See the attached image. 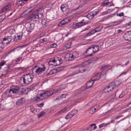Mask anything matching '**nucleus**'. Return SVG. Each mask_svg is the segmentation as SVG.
<instances>
[{
  "label": "nucleus",
  "mask_w": 131,
  "mask_h": 131,
  "mask_svg": "<svg viewBox=\"0 0 131 131\" xmlns=\"http://www.w3.org/2000/svg\"><path fill=\"white\" fill-rule=\"evenodd\" d=\"M43 12L44 9L42 8H39L30 15L29 17L34 21H37L42 16Z\"/></svg>",
  "instance_id": "nucleus-1"
},
{
  "label": "nucleus",
  "mask_w": 131,
  "mask_h": 131,
  "mask_svg": "<svg viewBox=\"0 0 131 131\" xmlns=\"http://www.w3.org/2000/svg\"><path fill=\"white\" fill-rule=\"evenodd\" d=\"M33 77L32 74H28L23 76L21 77V79L23 80L24 83L28 85L32 82Z\"/></svg>",
  "instance_id": "nucleus-2"
},
{
  "label": "nucleus",
  "mask_w": 131,
  "mask_h": 131,
  "mask_svg": "<svg viewBox=\"0 0 131 131\" xmlns=\"http://www.w3.org/2000/svg\"><path fill=\"white\" fill-rule=\"evenodd\" d=\"M62 89L59 88L56 89L52 90H48L42 93L45 98H46L52 94H56L62 90Z\"/></svg>",
  "instance_id": "nucleus-3"
},
{
  "label": "nucleus",
  "mask_w": 131,
  "mask_h": 131,
  "mask_svg": "<svg viewBox=\"0 0 131 131\" xmlns=\"http://www.w3.org/2000/svg\"><path fill=\"white\" fill-rule=\"evenodd\" d=\"M94 81L93 79H92L91 80H90L88 82L86 83V88L84 87L81 88V89L82 91L81 92V93L83 94L86 92L88 91V89L90 88L93 85Z\"/></svg>",
  "instance_id": "nucleus-4"
},
{
  "label": "nucleus",
  "mask_w": 131,
  "mask_h": 131,
  "mask_svg": "<svg viewBox=\"0 0 131 131\" xmlns=\"http://www.w3.org/2000/svg\"><path fill=\"white\" fill-rule=\"evenodd\" d=\"M46 69L45 66L43 65L42 67H37L35 66L33 69V71H34L36 74L40 75Z\"/></svg>",
  "instance_id": "nucleus-5"
},
{
  "label": "nucleus",
  "mask_w": 131,
  "mask_h": 131,
  "mask_svg": "<svg viewBox=\"0 0 131 131\" xmlns=\"http://www.w3.org/2000/svg\"><path fill=\"white\" fill-rule=\"evenodd\" d=\"M67 58L69 60H71L78 57V53L77 52H71L68 53L67 55Z\"/></svg>",
  "instance_id": "nucleus-6"
},
{
  "label": "nucleus",
  "mask_w": 131,
  "mask_h": 131,
  "mask_svg": "<svg viewBox=\"0 0 131 131\" xmlns=\"http://www.w3.org/2000/svg\"><path fill=\"white\" fill-rule=\"evenodd\" d=\"M25 26L27 31L28 32H31L34 29V25L33 23H30L29 22L26 23Z\"/></svg>",
  "instance_id": "nucleus-7"
},
{
  "label": "nucleus",
  "mask_w": 131,
  "mask_h": 131,
  "mask_svg": "<svg viewBox=\"0 0 131 131\" xmlns=\"http://www.w3.org/2000/svg\"><path fill=\"white\" fill-rule=\"evenodd\" d=\"M84 20L83 19L82 20L81 22L75 24L74 25V27H75V28H78L87 24L88 23V22H84Z\"/></svg>",
  "instance_id": "nucleus-8"
},
{
  "label": "nucleus",
  "mask_w": 131,
  "mask_h": 131,
  "mask_svg": "<svg viewBox=\"0 0 131 131\" xmlns=\"http://www.w3.org/2000/svg\"><path fill=\"white\" fill-rule=\"evenodd\" d=\"M77 112L76 110H73L70 112L65 117V118L68 119L72 117L73 116L75 115Z\"/></svg>",
  "instance_id": "nucleus-9"
},
{
  "label": "nucleus",
  "mask_w": 131,
  "mask_h": 131,
  "mask_svg": "<svg viewBox=\"0 0 131 131\" xmlns=\"http://www.w3.org/2000/svg\"><path fill=\"white\" fill-rule=\"evenodd\" d=\"M123 37L125 40H131V31L125 34L123 36Z\"/></svg>",
  "instance_id": "nucleus-10"
},
{
  "label": "nucleus",
  "mask_w": 131,
  "mask_h": 131,
  "mask_svg": "<svg viewBox=\"0 0 131 131\" xmlns=\"http://www.w3.org/2000/svg\"><path fill=\"white\" fill-rule=\"evenodd\" d=\"M98 12L96 11H93L92 12H90L86 16H84L85 17H86L89 19H92L94 17V16Z\"/></svg>",
  "instance_id": "nucleus-11"
},
{
  "label": "nucleus",
  "mask_w": 131,
  "mask_h": 131,
  "mask_svg": "<svg viewBox=\"0 0 131 131\" xmlns=\"http://www.w3.org/2000/svg\"><path fill=\"white\" fill-rule=\"evenodd\" d=\"M11 36H9L4 38L3 39V43L6 45L13 40Z\"/></svg>",
  "instance_id": "nucleus-12"
},
{
  "label": "nucleus",
  "mask_w": 131,
  "mask_h": 131,
  "mask_svg": "<svg viewBox=\"0 0 131 131\" xmlns=\"http://www.w3.org/2000/svg\"><path fill=\"white\" fill-rule=\"evenodd\" d=\"M19 87L17 85L12 86L10 89L12 93H15L19 89Z\"/></svg>",
  "instance_id": "nucleus-13"
},
{
  "label": "nucleus",
  "mask_w": 131,
  "mask_h": 131,
  "mask_svg": "<svg viewBox=\"0 0 131 131\" xmlns=\"http://www.w3.org/2000/svg\"><path fill=\"white\" fill-rule=\"evenodd\" d=\"M34 98L35 100L37 101H41L45 99L42 93L40 94H38Z\"/></svg>",
  "instance_id": "nucleus-14"
},
{
  "label": "nucleus",
  "mask_w": 131,
  "mask_h": 131,
  "mask_svg": "<svg viewBox=\"0 0 131 131\" xmlns=\"http://www.w3.org/2000/svg\"><path fill=\"white\" fill-rule=\"evenodd\" d=\"M111 3L108 2V0H106L104 1L103 3L101 4V6H106L107 7H110L112 6H114V4L112 3L109 5Z\"/></svg>",
  "instance_id": "nucleus-15"
},
{
  "label": "nucleus",
  "mask_w": 131,
  "mask_h": 131,
  "mask_svg": "<svg viewBox=\"0 0 131 131\" xmlns=\"http://www.w3.org/2000/svg\"><path fill=\"white\" fill-rule=\"evenodd\" d=\"M28 92V90L26 88H22L19 91V94L22 95L27 94Z\"/></svg>",
  "instance_id": "nucleus-16"
},
{
  "label": "nucleus",
  "mask_w": 131,
  "mask_h": 131,
  "mask_svg": "<svg viewBox=\"0 0 131 131\" xmlns=\"http://www.w3.org/2000/svg\"><path fill=\"white\" fill-rule=\"evenodd\" d=\"M12 92L10 91V89L9 90L6 91V92L3 93V95L4 96L6 97H10L12 96Z\"/></svg>",
  "instance_id": "nucleus-17"
},
{
  "label": "nucleus",
  "mask_w": 131,
  "mask_h": 131,
  "mask_svg": "<svg viewBox=\"0 0 131 131\" xmlns=\"http://www.w3.org/2000/svg\"><path fill=\"white\" fill-rule=\"evenodd\" d=\"M12 6V3H9L2 8L1 12H4L6 11L7 9L10 7Z\"/></svg>",
  "instance_id": "nucleus-18"
},
{
  "label": "nucleus",
  "mask_w": 131,
  "mask_h": 131,
  "mask_svg": "<svg viewBox=\"0 0 131 131\" xmlns=\"http://www.w3.org/2000/svg\"><path fill=\"white\" fill-rule=\"evenodd\" d=\"M86 52L88 53L89 56H92L94 53L92 47L89 48L86 51Z\"/></svg>",
  "instance_id": "nucleus-19"
},
{
  "label": "nucleus",
  "mask_w": 131,
  "mask_h": 131,
  "mask_svg": "<svg viewBox=\"0 0 131 131\" xmlns=\"http://www.w3.org/2000/svg\"><path fill=\"white\" fill-rule=\"evenodd\" d=\"M101 75V73H98L94 76V78H93L92 79L94 81L97 80L100 78Z\"/></svg>",
  "instance_id": "nucleus-20"
},
{
  "label": "nucleus",
  "mask_w": 131,
  "mask_h": 131,
  "mask_svg": "<svg viewBox=\"0 0 131 131\" xmlns=\"http://www.w3.org/2000/svg\"><path fill=\"white\" fill-rule=\"evenodd\" d=\"M92 48L93 50L94 53H95L99 49V47L98 46L95 45L92 47Z\"/></svg>",
  "instance_id": "nucleus-21"
},
{
  "label": "nucleus",
  "mask_w": 131,
  "mask_h": 131,
  "mask_svg": "<svg viewBox=\"0 0 131 131\" xmlns=\"http://www.w3.org/2000/svg\"><path fill=\"white\" fill-rule=\"evenodd\" d=\"M60 8L61 10L63 12H64L66 11L68 9L65 6V4H63L61 6Z\"/></svg>",
  "instance_id": "nucleus-22"
},
{
  "label": "nucleus",
  "mask_w": 131,
  "mask_h": 131,
  "mask_svg": "<svg viewBox=\"0 0 131 131\" xmlns=\"http://www.w3.org/2000/svg\"><path fill=\"white\" fill-rule=\"evenodd\" d=\"M114 84L115 82H112L110 83L108 85V86L110 87V88L112 89V90L115 87Z\"/></svg>",
  "instance_id": "nucleus-23"
},
{
  "label": "nucleus",
  "mask_w": 131,
  "mask_h": 131,
  "mask_svg": "<svg viewBox=\"0 0 131 131\" xmlns=\"http://www.w3.org/2000/svg\"><path fill=\"white\" fill-rule=\"evenodd\" d=\"M49 22L47 20V19H44L41 21V24L43 26H46L48 23Z\"/></svg>",
  "instance_id": "nucleus-24"
},
{
  "label": "nucleus",
  "mask_w": 131,
  "mask_h": 131,
  "mask_svg": "<svg viewBox=\"0 0 131 131\" xmlns=\"http://www.w3.org/2000/svg\"><path fill=\"white\" fill-rule=\"evenodd\" d=\"M111 90H112V89L107 85L104 89L103 90V92L105 93H106Z\"/></svg>",
  "instance_id": "nucleus-25"
},
{
  "label": "nucleus",
  "mask_w": 131,
  "mask_h": 131,
  "mask_svg": "<svg viewBox=\"0 0 131 131\" xmlns=\"http://www.w3.org/2000/svg\"><path fill=\"white\" fill-rule=\"evenodd\" d=\"M64 4H65V6L68 9H69L71 7V2L70 1H68L67 2Z\"/></svg>",
  "instance_id": "nucleus-26"
},
{
  "label": "nucleus",
  "mask_w": 131,
  "mask_h": 131,
  "mask_svg": "<svg viewBox=\"0 0 131 131\" xmlns=\"http://www.w3.org/2000/svg\"><path fill=\"white\" fill-rule=\"evenodd\" d=\"M110 124V122H108L107 123H103L99 126L100 128H101L105 126L109 125Z\"/></svg>",
  "instance_id": "nucleus-27"
},
{
  "label": "nucleus",
  "mask_w": 131,
  "mask_h": 131,
  "mask_svg": "<svg viewBox=\"0 0 131 131\" xmlns=\"http://www.w3.org/2000/svg\"><path fill=\"white\" fill-rule=\"evenodd\" d=\"M114 82H115L114 84L115 87L117 86L121 83V81L120 80H118Z\"/></svg>",
  "instance_id": "nucleus-28"
},
{
  "label": "nucleus",
  "mask_w": 131,
  "mask_h": 131,
  "mask_svg": "<svg viewBox=\"0 0 131 131\" xmlns=\"http://www.w3.org/2000/svg\"><path fill=\"white\" fill-rule=\"evenodd\" d=\"M66 24V23L64 21V19H63L58 24V26H61L65 25Z\"/></svg>",
  "instance_id": "nucleus-29"
},
{
  "label": "nucleus",
  "mask_w": 131,
  "mask_h": 131,
  "mask_svg": "<svg viewBox=\"0 0 131 131\" xmlns=\"http://www.w3.org/2000/svg\"><path fill=\"white\" fill-rule=\"evenodd\" d=\"M119 94H118L117 92H116L115 94L112 95L111 97L112 99L117 98L118 97V96Z\"/></svg>",
  "instance_id": "nucleus-30"
},
{
  "label": "nucleus",
  "mask_w": 131,
  "mask_h": 131,
  "mask_svg": "<svg viewBox=\"0 0 131 131\" xmlns=\"http://www.w3.org/2000/svg\"><path fill=\"white\" fill-rule=\"evenodd\" d=\"M24 100V98H22L18 100L16 102V104H20L22 103L23 102Z\"/></svg>",
  "instance_id": "nucleus-31"
},
{
  "label": "nucleus",
  "mask_w": 131,
  "mask_h": 131,
  "mask_svg": "<svg viewBox=\"0 0 131 131\" xmlns=\"http://www.w3.org/2000/svg\"><path fill=\"white\" fill-rule=\"evenodd\" d=\"M96 106H95L94 107H92L91 108L90 110V113H92L94 112H95L96 111Z\"/></svg>",
  "instance_id": "nucleus-32"
},
{
  "label": "nucleus",
  "mask_w": 131,
  "mask_h": 131,
  "mask_svg": "<svg viewBox=\"0 0 131 131\" xmlns=\"http://www.w3.org/2000/svg\"><path fill=\"white\" fill-rule=\"evenodd\" d=\"M67 110V108H64L62 110L60 111L57 114H61Z\"/></svg>",
  "instance_id": "nucleus-33"
},
{
  "label": "nucleus",
  "mask_w": 131,
  "mask_h": 131,
  "mask_svg": "<svg viewBox=\"0 0 131 131\" xmlns=\"http://www.w3.org/2000/svg\"><path fill=\"white\" fill-rule=\"evenodd\" d=\"M25 3L23 2V1H22V0H20L18 3H17V4L18 5V6H23V5Z\"/></svg>",
  "instance_id": "nucleus-34"
},
{
  "label": "nucleus",
  "mask_w": 131,
  "mask_h": 131,
  "mask_svg": "<svg viewBox=\"0 0 131 131\" xmlns=\"http://www.w3.org/2000/svg\"><path fill=\"white\" fill-rule=\"evenodd\" d=\"M62 60L61 59V58H59V60H58V61L57 62L56 65L57 66L59 65L60 64H62Z\"/></svg>",
  "instance_id": "nucleus-35"
},
{
  "label": "nucleus",
  "mask_w": 131,
  "mask_h": 131,
  "mask_svg": "<svg viewBox=\"0 0 131 131\" xmlns=\"http://www.w3.org/2000/svg\"><path fill=\"white\" fill-rule=\"evenodd\" d=\"M52 62L53 63L56 62L54 58L51 59L49 61L48 63L50 65H52L53 64L51 63Z\"/></svg>",
  "instance_id": "nucleus-36"
},
{
  "label": "nucleus",
  "mask_w": 131,
  "mask_h": 131,
  "mask_svg": "<svg viewBox=\"0 0 131 131\" xmlns=\"http://www.w3.org/2000/svg\"><path fill=\"white\" fill-rule=\"evenodd\" d=\"M46 113L45 112L43 111L41 112L40 114L38 115V117L39 118L44 115Z\"/></svg>",
  "instance_id": "nucleus-37"
},
{
  "label": "nucleus",
  "mask_w": 131,
  "mask_h": 131,
  "mask_svg": "<svg viewBox=\"0 0 131 131\" xmlns=\"http://www.w3.org/2000/svg\"><path fill=\"white\" fill-rule=\"evenodd\" d=\"M102 29L101 26H99L96 28L95 29L96 32H99L101 31Z\"/></svg>",
  "instance_id": "nucleus-38"
},
{
  "label": "nucleus",
  "mask_w": 131,
  "mask_h": 131,
  "mask_svg": "<svg viewBox=\"0 0 131 131\" xmlns=\"http://www.w3.org/2000/svg\"><path fill=\"white\" fill-rule=\"evenodd\" d=\"M110 11L111 12L112 11L110 9H108L106 11L103 12L102 13V15H104L107 14L109 13H110Z\"/></svg>",
  "instance_id": "nucleus-39"
},
{
  "label": "nucleus",
  "mask_w": 131,
  "mask_h": 131,
  "mask_svg": "<svg viewBox=\"0 0 131 131\" xmlns=\"http://www.w3.org/2000/svg\"><path fill=\"white\" fill-rule=\"evenodd\" d=\"M4 45H6L5 44H4V43H3V41L2 42H0V48H1V49H3L4 48Z\"/></svg>",
  "instance_id": "nucleus-40"
},
{
  "label": "nucleus",
  "mask_w": 131,
  "mask_h": 131,
  "mask_svg": "<svg viewBox=\"0 0 131 131\" xmlns=\"http://www.w3.org/2000/svg\"><path fill=\"white\" fill-rule=\"evenodd\" d=\"M63 67H58L56 68L58 72H59L63 70Z\"/></svg>",
  "instance_id": "nucleus-41"
},
{
  "label": "nucleus",
  "mask_w": 131,
  "mask_h": 131,
  "mask_svg": "<svg viewBox=\"0 0 131 131\" xmlns=\"http://www.w3.org/2000/svg\"><path fill=\"white\" fill-rule=\"evenodd\" d=\"M85 71L84 69H83L82 67L80 68L79 69V72L83 73Z\"/></svg>",
  "instance_id": "nucleus-42"
},
{
  "label": "nucleus",
  "mask_w": 131,
  "mask_h": 131,
  "mask_svg": "<svg viewBox=\"0 0 131 131\" xmlns=\"http://www.w3.org/2000/svg\"><path fill=\"white\" fill-rule=\"evenodd\" d=\"M125 93L123 92H122L121 94L118 95V96L119 98H121L125 95Z\"/></svg>",
  "instance_id": "nucleus-43"
},
{
  "label": "nucleus",
  "mask_w": 131,
  "mask_h": 131,
  "mask_svg": "<svg viewBox=\"0 0 131 131\" xmlns=\"http://www.w3.org/2000/svg\"><path fill=\"white\" fill-rule=\"evenodd\" d=\"M126 108L127 109L125 110H127L131 108V103L128 104L126 106Z\"/></svg>",
  "instance_id": "nucleus-44"
},
{
  "label": "nucleus",
  "mask_w": 131,
  "mask_h": 131,
  "mask_svg": "<svg viewBox=\"0 0 131 131\" xmlns=\"http://www.w3.org/2000/svg\"><path fill=\"white\" fill-rule=\"evenodd\" d=\"M108 66V65L105 66L101 67V69L102 71H103L105 70H106Z\"/></svg>",
  "instance_id": "nucleus-45"
},
{
  "label": "nucleus",
  "mask_w": 131,
  "mask_h": 131,
  "mask_svg": "<svg viewBox=\"0 0 131 131\" xmlns=\"http://www.w3.org/2000/svg\"><path fill=\"white\" fill-rule=\"evenodd\" d=\"M64 20V21L66 23H67L68 22H69L70 20V19H69V18H66L63 19Z\"/></svg>",
  "instance_id": "nucleus-46"
},
{
  "label": "nucleus",
  "mask_w": 131,
  "mask_h": 131,
  "mask_svg": "<svg viewBox=\"0 0 131 131\" xmlns=\"http://www.w3.org/2000/svg\"><path fill=\"white\" fill-rule=\"evenodd\" d=\"M57 47V45L55 43H53L50 45V47L51 48H56Z\"/></svg>",
  "instance_id": "nucleus-47"
},
{
  "label": "nucleus",
  "mask_w": 131,
  "mask_h": 131,
  "mask_svg": "<svg viewBox=\"0 0 131 131\" xmlns=\"http://www.w3.org/2000/svg\"><path fill=\"white\" fill-rule=\"evenodd\" d=\"M52 6V4L51 3H49L46 6V7L50 8Z\"/></svg>",
  "instance_id": "nucleus-48"
},
{
  "label": "nucleus",
  "mask_w": 131,
  "mask_h": 131,
  "mask_svg": "<svg viewBox=\"0 0 131 131\" xmlns=\"http://www.w3.org/2000/svg\"><path fill=\"white\" fill-rule=\"evenodd\" d=\"M44 104V103L43 102H42L41 103L38 104L37 106L39 107H42L43 106Z\"/></svg>",
  "instance_id": "nucleus-49"
},
{
  "label": "nucleus",
  "mask_w": 131,
  "mask_h": 131,
  "mask_svg": "<svg viewBox=\"0 0 131 131\" xmlns=\"http://www.w3.org/2000/svg\"><path fill=\"white\" fill-rule=\"evenodd\" d=\"M22 58V57H19L17 58L15 60L16 62H18L20 61V60Z\"/></svg>",
  "instance_id": "nucleus-50"
},
{
  "label": "nucleus",
  "mask_w": 131,
  "mask_h": 131,
  "mask_svg": "<svg viewBox=\"0 0 131 131\" xmlns=\"http://www.w3.org/2000/svg\"><path fill=\"white\" fill-rule=\"evenodd\" d=\"M22 35L23 34L21 33V35H17V37L18 38V39H21L22 38Z\"/></svg>",
  "instance_id": "nucleus-51"
},
{
  "label": "nucleus",
  "mask_w": 131,
  "mask_h": 131,
  "mask_svg": "<svg viewBox=\"0 0 131 131\" xmlns=\"http://www.w3.org/2000/svg\"><path fill=\"white\" fill-rule=\"evenodd\" d=\"M60 57H54V59L55 60V61L56 63V64L57 63V62L58 61V60H59V58Z\"/></svg>",
  "instance_id": "nucleus-52"
},
{
  "label": "nucleus",
  "mask_w": 131,
  "mask_h": 131,
  "mask_svg": "<svg viewBox=\"0 0 131 131\" xmlns=\"http://www.w3.org/2000/svg\"><path fill=\"white\" fill-rule=\"evenodd\" d=\"M6 62L5 61H3L1 62L0 64V65L1 66H3L4 65V64Z\"/></svg>",
  "instance_id": "nucleus-53"
},
{
  "label": "nucleus",
  "mask_w": 131,
  "mask_h": 131,
  "mask_svg": "<svg viewBox=\"0 0 131 131\" xmlns=\"http://www.w3.org/2000/svg\"><path fill=\"white\" fill-rule=\"evenodd\" d=\"M47 39L45 38H43L40 40V41L41 42H44L46 41L47 40Z\"/></svg>",
  "instance_id": "nucleus-54"
},
{
  "label": "nucleus",
  "mask_w": 131,
  "mask_h": 131,
  "mask_svg": "<svg viewBox=\"0 0 131 131\" xmlns=\"http://www.w3.org/2000/svg\"><path fill=\"white\" fill-rule=\"evenodd\" d=\"M123 15V12H122L120 13L117 14V16H122Z\"/></svg>",
  "instance_id": "nucleus-55"
},
{
  "label": "nucleus",
  "mask_w": 131,
  "mask_h": 131,
  "mask_svg": "<svg viewBox=\"0 0 131 131\" xmlns=\"http://www.w3.org/2000/svg\"><path fill=\"white\" fill-rule=\"evenodd\" d=\"M53 74L52 70H51L49 73H48V75H51Z\"/></svg>",
  "instance_id": "nucleus-56"
},
{
  "label": "nucleus",
  "mask_w": 131,
  "mask_h": 131,
  "mask_svg": "<svg viewBox=\"0 0 131 131\" xmlns=\"http://www.w3.org/2000/svg\"><path fill=\"white\" fill-rule=\"evenodd\" d=\"M53 72V74L57 73L58 72L57 71V70L56 68V69H52Z\"/></svg>",
  "instance_id": "nucleus-57"
},
{
  "label": "nucleus",
  "mask_w": 131,
  "mask_h": 131,
  "mask_svg": "<svg viewBox=\"0 0 131 131\" xmlns=\"http://www.w3.org/2000/svg\"><path fill=\"white\" fill-rule=\"evenodd\" d=\"M61 97H60V98H65L66 96V95L65 94H63L61 96Z\"/></svg>",
  "instance_id": "nucleus-58"
},
{
  "label": "nucleus",
  "mask_w": 131,
  "mask_h": 131,
  "mask_svg": "<svg viewBox=\"0 0 131 131\" xmlns=\"http://www.w3.org/2000/svg\"><path fill=\"white\" fill-rule=\"evenodd\" d=\"M30 110L31 111V112L33 113H34V111L35 110L34 108H33V107H31L30 108Z\"/></svg>",
  "instance_id": "nucleus-59"
},
{
  "label": "nucleus",
  "mask_w": 131,
  "mask_h": 131,
  "mask_svg": "<svg viewBox=\"0 0 131 131\" xmlns=\"http://www.w3.org/2000/svg\"><path fill=\"white\" fill-rule=\"evenodd\" d=\"M91 33L92 34H94L96 32L95 31V29L92 30V31H91Z\"/></svg>",
  "instance_id": "nucleus-60"
},
{
  "label": "nucleus",
  "mask_w": 131,
  "mask_h": 131,
  "mask_svg": "<svg viewBox=\"0 0 131 131\" xmlns=\"http://www.w3.org/2000/svg\"><path fill=\"white\" fill-rule=\"evenodd\" d=\"M92 35V34L91 33V31H90V32H89V33L87 34L86 35L87 36H89L91 35Z\"/></svg>",
  "instance_id": "nucleus-61"
},
{
  "label": "nucleus",
  "mask_w": 131,
  "mask_h": 131,
  "mask_svg": "<svg viewBox=\"0 0 131 131\" xmlns=\"http://www.w3.org/2000/svg\"><path fill=\"white\" fill-rule=\"evenodd\" d=\"M122 22V21H115V23H117L116 24V25H118L121 22Z\"/></svg>",
  "instance_id": "nucleus-62"
},
{
  "label": "nucleus",
  "mask_w": 131,
  "mask_h": 131,
  "mask_svg": "<svg viewBox=\"0 0 131 131\" xmlns=\"http://www.w3.org/2000/svg\"><path fill=\"white\" fill-rule=\"evenodd\" d=\"M123 31L121 29H119L117 30L118 33H120L121 32H123Z\"/></svg>",
  "instance_id": "nucleus-63"
},
{
  "label": "nucleus",
  "mask_w": 131,
  "mask_h": 131,
  "mask_svg": "<svg viewBox=\"0 0 131 131\" xmlns=\"http://www.w3.org/2000/svg\"><path fill=\"white\" fill-rule=\"evenodd\" d=\"M95 125V124H91V125H90V126H89L91 128V127H92L93 126H94Z\"/></svg>",
  "instance_id": "nucleus-64"
}]
</instances>
